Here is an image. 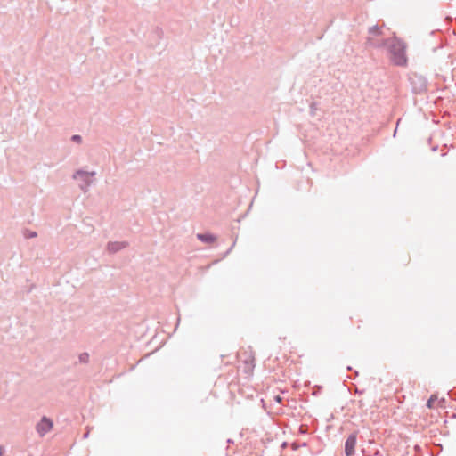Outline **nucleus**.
Returning <instances> with one entry per match:
<instances>
[{"label": "nucleus", "mask_w": 456, "mask_h": 456, "mask_svg": "<svg viewBox=\"0 0 456 456\" xmlns=\"http://www.w3.org/2000/svg\"><path fill=\"white\" fill-rule=\"evenodd\" d=\"M393 61L397 65H404L407 62L405 55V45L398 38H394L389 45Z\"/></svg>", "instance_id": "obj_1"}, {"label": "nucleus", "mask_w": 456, "mask_h": 456, "mask_svg": "<svg viewBox=\"0 0 456 456\" xmlns=\"http://www.w3.org/2000/svg\"><path fill=\"white\" fill-rule=\"evenodd\" d=\"M239 359L245 363V371L251 373L254 369L255 357L251 349H241L238 353Z\"/></svg>", "instance_id": "obj_2"}, {"label": "nucleus", "mask_w": 456, "mask_h": 456, "mask_svg": "<svg viewBox=\"0 0 456 456\" xmlns=\"http://www.w3.org/2000/svg\"><path fill=\"white\" fill-rule=\"evenodd\" d=\"M53 428V422L51 419L44 417L37 425V431L43 436Z\"/></svg>", "instance_id": "obj_3"}, {"label": "nucleus", "mask_w": 456, "mask_h": 456, "mask_svg": "<svg viewBox=\"0 0 456 456\" xmlns=\"http://www.w3.org/2000/svg\"><path fill=\"white\" fill-rule=\"evenodd\" d=\"M356 436L354 435L349 436L345 444V453L346 456H353L354 454Z\"/></svg>", "instance_id": "obj_4"}, {"label": "nucleus", "mask_w": 456, "mask_h": 456, "mask_svg": "<svg viewBox=\"0 0 456 456\" xmlns=\"http://www.w3.org/2000/svg\"><path fill=\"white\" fill-rule=\"evenodd\" d=\"M444 400H438L437 396L433 395L428 401L427 406L429 409L443 407Z\"/></svg>", "instance_id": "obj_5"}, {"label": "nucleus", "mask_w": 456, "mask_h": 456, "mask_svg": "<svg viewBox=\"0 0 456 456\" xmlns=\"http://www.w3.org/2000/svg\"><path fill=\"white\" fill-rule=\"evenodd\" d=\"M199 240L205 242H212L215 240V238L209 234H198Z\"/></svg>", "instance_id": "obj_6"}, {"label": "nucleus", "mask_w": 456, "mask_h": 456, "mask_svg": "<svg viewBox=\"0 0 456 456\" xmlns=\"http://www.w3.org/2000/svg\"><path fill=\"white\" fill-rule=\"evenodd\" d=\"M124 247H125V245L123 243H112V244L109 245L110 250H112V251L118 250Z\"/></svg>", "instance_id": "obj_7"}, {"label": "nucleus", "mask_w": 456, "mask_h": 456, "mask_svg": "<svg viewBox=\"0 0 456 456\" xmlns=\"http://www.w3.org/2000/svg\"><path fill=\"white\" fill-rule=\"evenodd\" d=\"M72 140L78 142H80L81 137L79 135H74L72 137Z\"/></svg>", "instance_id": "obj_8"}, {"label": "nucleus", "mask_w": 456, "mask_h": 456, "mask_svg": "<svg viewBox=\"0 0 456 456\" xmlns=\"http://www.w3.org/2000/svg\"><path fill=\"white\" fill-rule=\"evenodd\" d=\"M85 175V173L83 172H77V175H75V178L77 176V175Z\"/></svg>", "instance_id": "obj_9"}, {"label": "nucleus", "mask_w": 456, "mask_h": 456, "mask_svg": "<svg viewBox=\"0 0 456 456\" xmlns=\"http://www.w3.org/2000/svg\"><path fill=\"white\" fill-rule=\"evenodd\" d=\"M276 401H277V402H281V397H280L279 395H278V396H276Z\"/></svg>", "instance_id": "obj_10"}, {"label": "nucleus", "mask_w": 456, "mask_h": 456, "mask_svg": "<svg viewBox=\"0 0 456 456\" xmlns=\"http://www.w3.org/2000/svg\"><path fill=\"white\" fill-rule=\"evenodd\" d=\"M2 455H3V448L0 447V456H2Z\"/></svg>", "instance_id": "obj_11"}]
</instances>
